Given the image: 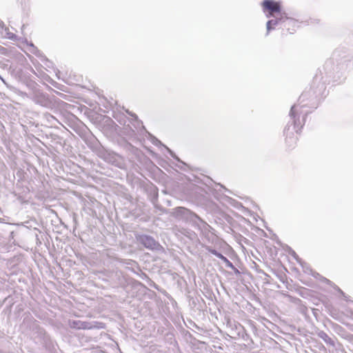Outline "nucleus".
<instances>
[{
    "instance_id": "1",
    "label": "nucleus",
    "mask_w": 353,
    "mask_h": 353,
    "mask_svg": "<svg viewBox=\"0 0 353 353\" xmlns=\"http://www.w3.org/2000/svg\"><path fill=\"white\" fill-rule=\"evenodd\" d=\"M290 115L293 119V123L289 125L285 130L286 137L289 138L292 137L294 132L297 134H300L305 123V119L303 117L300 118L296 106L294 105L292 107Z\"/></svg>"
},
{
    "instance_id": "2",
    "label": "nucleus",
    "mask_w": 353,
    "mask_h": 353,
    "mask_svg": "<svg viewBox=\"0 0 353 353\" xmlns=\"http://www.w3.org/2000/svg\"><path fill=\"white\" fill-rule=\"evenodd\" d=\"M261 6L263 12L267 13L266 16L268 17H273L278 18V17H281L284 14L281 12V6L279 2L272 0H264L261 3Z\"/></svg>"
},
{
    "instance_id": "3",
    "label": "nucleus",
    "mask_w": 353,
    "mask_h": 353,
    "mask_svg": "<svg viewBox=\"0 0 353 353\" xmlns=\"http://www.w3.org/2000/svg\"><path fill=\"white\" fill-rule=\"evenodd\" d=\"M279 21L283 28H286L288 31H295L296 27L297 26V21L290 17H288L284 13L281 17Z\"/></svg>"
},
{
    "instance_id": "4",
    "label": "nucleus",
    "mask_w": 353,
    "mask_h": 353,
    "mask_svg": "<svg viewBox=\"0 0 353 353\" xmlns=\"http://www.w3.org/2000/svg\"><path fill=\"white\" fill-rule=\"evenodd\" d=\"M142 243L146 248H152L155 246L156 242L155 241L149 236H145L142 239Z\"/></svg>"
},
{
    "instance_id": "5",
    "label": "nucleus",
    "mask_w": 353,
    "mask_h": 353,
    "mask_svg": "<svg viewBox=\"0 0 353 353\" xmlns=\"http://www.w3.org/2000/svg\"><path fill=\"white\" fill-rule=\"evenodd\" d=\"M280 23L279 18H276L275 20H270L267 22V30L269 32L272 29L274 28V26Z\"/></svg>"
},
{
    "instance_id": "6",
    "label": "nucleus",
    "mask_w": 353,
    "mask_h": 353,
    "mask_svg": "<svg viewBox=\"0 0 353 353\" xmlns=\"http://www.w3.org/2000/svg\"><path fill=\"white\" fill-rule=\"evenodd\" d=\"M164 149H165L166 152L171 153V151H170V150L168 148L164 146Z\"/></svg>"
},
{
    "instance_id": "7",
    "label": "nucleus",
    "mask_w": 353,
    "mask_h": 353,
    "mask_svg": "<svg viewBox=\"0 0 353 353\" xmlns=\"http://www.w3.org/2000/svg\"><path fill=\"white\" fill-rule=\"evenodd\" d=\"M222 261H224L227 263H230L229 261L225 257H224L223 256H222Z\"/></svg>"
}]
</instances>
